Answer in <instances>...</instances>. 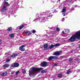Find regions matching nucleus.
<instances>
[{"mask_svg": "<svg viewBox=\"0 0 80 80\" xmlns=\"http://www.w3.org/2000/svg\"><path fill=\"white\" fill-rule=\"evenodd\" d=\"M58 58V57L57 56H50L48 58V60L50 61L52 60V59H57Z\"/></svg>", "mask_w": 80, "mask_h": 80, "instance_id": "423d86ee", "label": "nucleus"}, {"mask_svg": "<svg viewBox=\"0 0 80 80\" xmlns=\"http://www.w3.org/2000/svg\"><path fill=\"white\" fill-rule=\"evenodd\" d=\"M66 12V8L65 7H64L63 8V9L62 11V13H65Z\"/></svg>", "mask_w": 80, "mask_h": 80, "instance_id": "4468645a", "label": "nucleus"}, {"mask_svg": "<svg viewBox=\"0 0 80 80\" xmlns=\"http://www.w3.org/2000/svg\"><path fill=\"white\" fill-rule=\"evenodd\" d=\"M4 68H7L9 67V65L5 64L3 66Z\"/></svg>", "mask_w": 80, "mask_h": 80, "instance_id": "2eb2a0df", "label": "nucleus"}, {"mask_svg": "<svg viewBox=\"0 0 80 80\" xmlns=\"http://www.w3.org/2000/svg\"><path fill=\"white\" fill-rule=\"evenodd\" d=\"M75 7H77L78 6L77 5H76V6H74Z\"/></svg>", "mask_w": 80, "mask_h": 80, "instance_id": "79ce46f5", "label": "nucleus"}, {"mask_svg": "<svg viewBox=\"0 0 80 80\" xmlns=\"http://www.w3.org/2000/svg\"><path fill=\"white\" fill-rule=\"evenodd\" d=\"M43 14H40L39 15H37V16H38V18H37L36 19L33 20V22H37L39 18V20L41 23H44L45 22L47 21L48 19H50L52 16V15L50 12L49 11H46L45 12H43ZM44 15L45 16H46L44 17H40V16H42V15Z\"/></svg>", "mask_w": 80, "mask_h": 80, "instance_id": "f257e3e1", "label": "nucleus"}, {"mask_svg": "<svg viewBox=\"0 0 80 80\" xmlns=\"http://www.w3.org/2000/svg\"><path fill=\"white\" fill-rule=\"evenodd\" d=\"M74 8L72 7V8L71 9V10H74Z\"/></svg>", "mask_w": 80, "mask_h": 80, "instance_id": "c9c22d12", "label": "nucleus"}, {"mask_svg": "<svg viewBox=\"0 0 80 80\" xmlns=\"http://www.w3.org/2000/svg\"><path fill=\"white\" fill-rule=\"evenodd\" d=\"M54 45H53V44H52L49 47L50 49H52V48H53V47H54Z\"/></svg>", "mask_w": 80, "mask_h": 80, "instance_id": "6ab92c4d", "label": "nucleus"}, {"mask_svg": "<svg viewBox=\"0 0 80 80\" xmlns=\"http://www.w3.org/2000/svg\"><path fill=\"white\" fill-rule=\"evenodd\" d=\"M48 33H49V32H48Z\"/></svg>", "mask_w": 80, "mask_h": 80, "instance_id": "49530a36", "label": "nucleus"}, {"mask_svg": "<svg viewBox=\"0 0 80 80\" xmlns=\"http://www.w3.org/2000/svg\"><path fill=\"white\" fill-rule=\"evenodd\" d=\"M7 7L5 6H4L2 8V12H5V11H7Z\"/></svg>", "mask_w": 80, "mask_h": 80, "instance_id": "9d476101", "label": "nucleus"}, {"mask_svg": "<svg viewBox=\"0 0 80 80\" xmlns=\"http://www.w3.org/2000/svg\"><path fill=\"white\" fill-rule=\"evenodd\" d=\"M78 62V61H79V59H78L77 60H76V62Z\"/></svg>", "mask_w": 80, "mask_h": 80, "instance_id": "58836bf2", "label": "nucleus"}, {"mask_svg": "<svg viewBox=\"0 0 80 80\" xmlns=\"http://www.w3.org/2000/svg\"><path fill=\"white\" fill-rule=\"evenodd\" d=\"M62 52L61 51L59 52H56L53 53L54 55H55L56 56H58L59 55H60Z\"/></svg>", "mask_w": 80, "mask_h": 80, "instance_id": "6e6552de", "label": "nucleus"}, {"mask_svg": "<svg viewBox=\"0 0 80 80\" xmlns=\"http://www.w3.org/2000/svg\"><path fill=\"white\" fill-rule=\"evenodd\" d=\"M11 60V59H8L6 60V62H9Z\"/></svg>", "mask_w": 80, "mask_h": 80, "instance_id": "b1692460", "label": "nucleus"}, {"mask_svg": "<svg viewBox=\"0 0 80 80\" xmlns=\"http://www.w3.org/2000/svg\"><path fill=\"white\" fill-rule=\"evenodd\" d=\"M54 65L55 66H57V64H55Z\"/></svg>", "mask_w": 80, "mask_h": 80, "instance_id": "a19ab883", "label": "nucleus"}, {"mask_svg": "<svg viewBox=\"0 0 80 80\" xmlns=\"http://www.w3.org/2000/svg\"><path fill=\"white\" fill-rule=\"evenodd\" d=\"M48 64V62H44L41 63L40 65L42 67H46V66H47Z\"/></svg>", "mask_w": 80, "mask_h": 80, "instance_id": "39448f33", "label": "nucleus"}, {"mask_svg": "<svg viewBox=\"0 0 80 80\" xmlns=\"http://www.w3.org/2000/svg\"><path fill=\"white\" fill-rule=\"evenodd\" d=\"M48 44H45L44 46H43V47L44 48H44V50H47V48L48 47Z\"/></svg>", "mask_w": 80, "mask_h": 80, "instance_id": "f3484780", "label": "nucleus"}, {"mask_svg": "<svg viewBox=\"0 0 80 80\" xmlns=\"http://www.w3.org/2000/svg\"><path fill=\"white\" fill-rule=\"evenodd\" d=\"M76 50L78 51V50H80V48L79 47H78L76 48Z\"/></svg>", "mask_w": 80, "mask_h": 80, "instance_id": "c756f323", "label": "nucleus"}, {"mask_svg": "<svg viewBox=\"0 0 80 80\" xmlns=\"http://www.w3.org/2000/svg\"><path fill=\"white\" fill-rule=\"evenodd\" d=\"M12 29V27H10L9 28H8V31L9 32H10V30H11Z\"/></svg>", "mask_w": 80, "mask_h": 80, "instance_id": "393cba45", "label": "nucleus"}, {"mask_svg": "<svg viewBox=\"0 0 80 80\" xmlns=\"http://www.w3.org/2000/svg\"><path fill=\"white\" fill-rule=\"evenodd\" d=\"M14 36V34H11L9 35V37H10L11 38H13Z\"/></svg>", "mask_w": 80, "mask_h": 80, "instance_id": "4be33fe9", "label": "nucleus"}, {"mask_svg": "<svg viewBox=\"0 0 80 80\" xmlns=\"http://www.w3.org/2000/svg\"><path fill=\"white\" fill-rule=\"evenodd\" d=\"M36 32V31L35 30H33L32 31L33 33H35Z\"/></svg>", "mask_w": 80, "mask_h": 80, "instance_id": "473e14b6", "label": "nucleus"}, {"mask_svg": "<svg viewBox=\"0 0 80 80\" xmlns=\"http://www.w3.org/2000/svg\"><path fill=\"white\" fill-rule=\"evenodd\" d=\"M24 27V26H23V25H22V26H20L19 27V29L21 30V29H22V28H23Z\"/></svg>", "mask_w": 80, "mask_h": 80, "instance_id": "aec40b11", "label": "nucleus"}, {"mask_svg": "<svg viewBox=\"0 0 80 80\" xmlns=\"http://www.w3.org/2000/svg\"><path fill=\"white\" fill-rule=\"evenodd\" d=\"M22 73H25L26 72V70L25 69L22 70Z\"/></svg>", "mask_w": 80, "mask_h": 80, "instance_id": "c85d7f7f", "label": "nucleus"}, {"mask_svg": "<svg viewBox=\"0 0 80 80\" xmlns=\"http://www.w3.org/2000/svg\"><path fill=\"white\" fill-rule=\"evenodd\" d=\"M64 20H65V18H62V22H63Z\"/></svg>", "mask_w": 80, "mask_h": 80, "instance_id": "f704fd0d", "label": "nucleus"}, {"mask_svg": "<svg viewBox=\"0 0 80 80\" xmlns=\"http://www.w3.org/2000/svg\"><path fill=\"white\" fill-rule=\"evenodd\" d=\"M70 71L68 70L67 71V72H66L67 74H69L70 73Z\"/></svg>", "mask_w": 80, "mask_h": 80, "instance_id": "cd10ccee", "label": "nucleus"}, {"mask_svg": "<svg viewBox=\"0 0 80 80\" xmlns=\"http://www.w3.org/2000/svg\"><path fill=\"white\" fill-rule=\"evenodd\" d=\"M56 30H57V31H59L60 28H57Z\"/></svg>", "mask_w": 80, "mask_h": 80, "instance_id": "7c9ffc66", "label": "nucleus"}, {"mask_svg": "<svg viewBox=\"0 0 80 80\" xmlns=\"http://www.w3.org/2000/svg\"><path fill=\"white\" fill-rule=\"evenodd\" d=\"M41 73H46V71L45 70H42L41 71Z\"/></svg>", "mask_w": 80, "mask_h": 80, "instance_id": "a878e982", "label": "nucleus"}, {"mask_svg": "<svg viewBox=\"0 0 80 80\" xmlns=\"http://www.w3.org/2000/svg\"><path fill=\"white\" fill-rule=\"evenodd\" d=\"M7 57H11V56H10V54H8L7 56Z\"/></svg>", "mask_w": 80, "mask_h": 80, "instance_id": "72a5a7b5", "label": "nucleus"}, {"mask_svg": "<svg viewBox=\"0 0 80 80\" xmlns=\"http://www.w3.org/2000/svg\"><path fill=\"white\" fill-rule=\"evenodd\" d=\"M19 73V71H18L16 72V75H18V74Z\"/></svg>", "mask_w": 80, "mask_h": 80, "instance_id": "2f4dec72", "label": "nucleus"}, {"mask_svg": "<svg viewBox=\"0 0 80 80\" xmlns=\"http://www.w3.org/2000/svg\"><path fill=\"white\" fill-rule=\"evenodd\" d=\"M2 43V41H1V40L0 39V44H1Z\"/></svg>", "mask_w": 80, "mask_h": 80, "instance_id": "ea45409f", "label": "nucleus"}, {"mask_svg": "<svg viewBox=\"0 0 80 80\" xmlns=\"http://www.w3.org/2000/svg\"><path fill=\"white\" fill-rule=\"evenodd\" d=\"M40 71H41V70L39 68H32V69H30L29 70V75L30 77H33L35 74L38 73V72H40Z\"/></svg>", "mask_w": 80, "mask_h": 80, "instance_id": "7ed1b4c3", "label": "nucleus"}, {"mask_svg": "<svg viewBox=\"0 0 80 80\" xmlns=\"http://www.w3.org/2000/svg\"><path fill=\"white\" fill-rule=\"evenodd\" d=\"M65 32H66V33H68L70 32V30L68 29H66L65 30Z\"/></svg>", "mask_w": 80, "mask_h": 80, "instance_id": "bb28decb", "label": "nucleus"}, {"mask_svg": "<svg viewBox=\"0 0 80 80\" xmlns=\"http://www.w3.org/2000/svg\"><path fill=\"white\" fill-rule=\"evenodd\" d=\"M8 0H6V1H8Z\"/></svg>", "mask_w": 80, "mask_h": 80, "instance_id": "de8ad7c7", "label": "nucleus"}, {"mask_svg": "<svg viewBox=\"0 0 80 80\" xmlns=\"http://www.w3.org/2000/svg\"><path fill=\"white\" fill-rule=\"evenodd\" d=\"M11 74H13V72H11Z\"/></svg>", "mask_w": 80, "mask_h": 80, "instance_id": "37998d69", "label": "nucleus"}, {"mask_svg": "<svg viewBox=\"0 0 80 80\" xmlns=\"http://www.w3.org/2000/svg\"><path fill=\"white\" fill-rule=\"evenodd\" d=\"M77 72H80V69H78L77 70Z\"/></svg>", "mask_w": 80, "mask_h": 80, "instance_id": "e433bc0d", "label": "nucleus"}, {"mask_svg": "<svg viewBox=\"0 0 80 80\" xmlns=\"http://www.w3.org/2000/svg\"><path fill=\"white\" fill-rule=\"evenodd\" d=\"M18 55V54H14L12 55L11 57L12 58H15V57H17V56Z\"/></svg>", "mask_w": 80, "mask_h": 80, "instance_id": "f8f14e48", "label": "nucleus"}, {"mask_svg": "<svg viewBox=\"0 0 80 80\" xmlns=\"http://www.w3.org/2000/svg\"><path fill=\"white\" fill-rule=\"evenodd\" d=\"M19 65L18 63H15L12 64L11 65V68H13L14 67H18L19 66Z\"/></svg>", "mask_w": 80, "mask_h": 80, "instance_id": "20e7f679", "label": "nucleus"}, {"mask_svg": "<svg viewBox=\"0 0 80 80\" xmlns=\"http://www.w3.org/2000/svg\"><path fill=\"white\" fill-rule=\"evenodd\" d=\"M4 3V5H7V6H10V5L8 4V3L6 2V1H5L4 2H3Z\"/></svg>", "mask_w": 80, "mask_h": 80, "instance_id": "9b49d317", "label": "nucleus"}, {"mask_svg": "<svg viewBox=\"0 0 80 80\" xmlns=\"http://www.w3.org/2000/svg\"><path fill=\"white\" fill-rule=\"evenodd\" d=\"M59 1L60 2V0H59Z\"/></svg>", "mask_w": 80, "mask_h": 80, "instance_id": "a18cd8bd", "label": "nucleus"}, {"mask_svg": "<svg viewBox=\"0 0 80 80\" xmlns=\"http://www.w3.org/2000/svg\"><path fill=\"white\" fill-rule=\"evenodd\" d=\"M7 75V72H4L3 73H2L1 75V76H6V75Z\"/></svg>", "mask_w": 80, "mask_h": 80, "instance_id": "dca6fc26", "label": "nucleus"}, {"mask_svg": "<svg viewBox=\"0 0 80 80\" xmlns=\"http://www.w3.org/2000/svg\"><path fill=\"white\" fill-rule=\"evenodd\" d=\"M72 61H73V59H72V58H70L69 59V62L70 63L72 62Z\"/></svg>", "mask_w": 80, "mask_h": 80, "instance_id": "412c9836", "label": "nucleus"}, {"mask_svg": "<svg viewBox=\"0 0 80 80\" xmlns=\"http://www.w3.org/2000/svg\"><path fill=\"white\" fill-rule=\"evenodd\" d=\"M62 15L64 17V16H65V14L64 13H62Z\"/></svg>", "mask_w": 80, "mask_h": 80, "instance_id": "4c0bfd02", "label": "nucleus"}, {"mask_svg": "<svg viewBox=\"0 0 80 80\" xmlns=\"http://www.w3.org/2000/svg\"><path fill=\"white\" fill-rule=\"evenodd\" d=\"M25 47V46L24 45H22V46H21L19 48V50H21L22 52H24L25 50V48H23V47Z\"/></svg>", "mask_w": 80, "mask_h": 80, "instance_id": "1a4fd4ad", "label": "nucleus"}, {"mask_svg": "<svg viewBox=\"0 0 80 80\" xmlns=\"http://www.w3.org/2000/svg\"><path fill=\"white\" fill-rule=\"evenodd\" d=\"M62 33H64V31H62Z\"/></svg>", "mask_w": 80, "mask_h": 80, "instance_id": "c03bdc74", "label": "nucleus"}, {"mask_svg": "<svg viewBox=\"0 0 80 80\" xmlns=\"http://www.w3.org/2000/svg\"><path fill=\"white\" fill-rule=\"evenodd\" d=\"M62 73H60L58 74V76L59 78H61L62 77Z\"/></svg>", "mask_w": 80, "mask_h": 80, "instance_id": "a211bd4d", "label": "nucleus"}, {"mask_svg": "<svg viewBox=\"0 0 80 80\" xmlns=\"http://www.w3.org/2000/svg\"><path fill=\"white\" fill-rule=\"evenodd\" d=\"M26 33L28 36H29V35H31V32L29 31H27L26 32Z\"/></svg>", "mask_w": 80, "mask_h": 80, "instance_id": "ddd939ff", "label": "nucleus"}, {"mask_svg": "<svg viewBox=\"0 0 80 80\" xmlns=\"http://www.w3.org/2000/svg\"><path fill=\"white\" fill-rule=\"evenodd\" d=\"M76 39L77 40H80V30L76 32L70 38L68 39V42H75L76 40Z\"/></svg>", "mask_w": 80, "mask_h": 80, "instance_id": "f03ea898", "label": "nucleus"}, {"mask_svg": "<svg viewBox=\"0 0 80 80\" xmlns=\"http://www.w3.org/2000/svg\"><path fill=\"white\" fill-rule=\"evenodd\" d=\"M54 47H59V46H60V44L59 43H57L56 44L54 45Z\"/></svg>", "mask_w": 80, "mask_h": 80, "instance_id": "5701e85b", "label": "nucleus"}, {"mask_svg": "<svg viewBox=\"0 0 80 80\" xmlns=\"http://www.w3.org/2000/svg\"><path fill=\"white\" fill-rule=\"evenodd\" d=\"M73 1H75V0H67L65 1H63L62 3H67V2H70L71 3H73Z\"/></svg>", "mask_w": 80, "mask_h": 80, "instance_id": "0eeeda50", "label": "nucleus"}]
</instances>
